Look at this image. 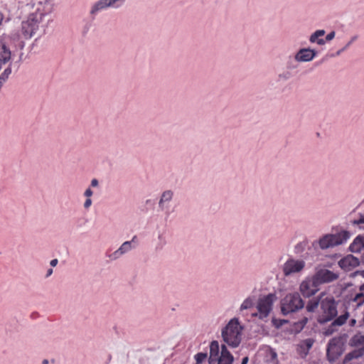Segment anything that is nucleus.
<instances>
[{"instance_id":"4be33fe9","label":"nucleus","mask_w":364,"mask_h":364,"mask_svg":"<svg viewBox=\"0 0 364 364\" xmlns=\"http://www.w3.org/2000/svg\"><path fill=\"white\" fill-rule=\"evenodd\" d=\"M6 43L9 46L10 45L14 46L16 49L22 50L25 46L24 41L21 39V38L16 34H14L11 36H9Z\"/></svg>"},{"instance_id":"37998d69","label":"nucleus","mask_w":364,"mask_h":364,"mask_svg":"<svg viewBox=\"0 0 364 364\" xmlns=\"http://www.w3.org/2000/svg\"><path fill=\"white\" fill-rule=\"evenodd\" d=\"M249 361V358L247 356H245L242 358V363L241 364H247Z\"/></svg>"},{"instance_id":"9b49d317","label":"nucleus","mask_w":364,"mask_h":364,"mask_svg":"<svg viewBox=\"0 0 364 364\" xmlns=\"http://www.w3.org/2000/svg\"><path fill=\"white\" fill-rule=\"evenodd\" d=\"M305 267V262L294 259H289L284 264L283 272L285 276L301 272Z\"/></svg>"},{"instance_id":"de8ad7c7","label":"nucleus","mask_w":364,"mask_h":364,"mask_svg":"<svg viewBox=\"0 0 364 364\" xmlns=\"http://www.w3.org/2000/svg\"><path fill=\"white\" fill-rule=\"evenodd\" d=\"M355 322H356L355 319H352V320L350 321V325H351V326H353V325L355 323Z\"/></svg>"},{"instance_id":"6e6552de","label":"nucleus","mask_w":364,"mask_h":364,"mask_svg":"<svg viewBox=\"0 0 364 364\" xmlns=\"http://www.w3.org/2000/svg\"><path fill=\"white\" fill-rule=\"evenodd\" d=\"M318 287L319 285L313 277L306 278L300 284L299 291L304 297L310 298L318 291Z\"/></svg>"},{"instance_id":"aec40b11","label":"nucleus","mask_w":364,"mask_h":364,"mask_svg":"<svg viewBox=\"0 0 364 364\" xmlns=\"http://www.w3.org/2000/svg\"><path fill=\"white\" fill-rule=\"evenodd\" d=\"M11 53L9 46L4 43L0 47V68L2 64H6L11 59Z\"/></svg>"},{"instance_id":"49530a36","label":"nucleus","mask_w":364,"mask_h":364,"mask_svg":"<svg viewBox=\"0 0 364 364\" xmlns=\"http://www.w3.org/2000/svg\"><path fill=\"white\" fill-rule=\"evenodd\" d=\"M42 364H49L48 360V359L43 360Z\"/></svg>"},{"instance_id":"2eb2a0df","label":"nucleus","mask_w":364,"mask_h":364,"mask_svg":"<svg viewBox=\"0 0 364 364\" xmlns=\"http://www.w3.org/2000/svg\"><path fill=\"white\" fill-rule=\"evenodd\" d=\"M360 260L357 257L349 255L338 262L340 267L345 271H350L352 269L358 267Z\"/></svg>"},{"instance_id":"6ab92c4d","label":"nucleus","mask_w":364,"mask_h":364,"mask_svg":"<svg viewBox=\"0 0 364 364\" xmlns=\"http://www.w3.org/2000/svg\"><path fill=\"white\" fill-rule=\"evenodd\" d=\"M326 296V292H321L318 296L310 299L306 306V309L308 312L313 313L318 307L319 304H321V299Z\"/></svg>"},{"instance_id":"0eeeda50","label":"nucleus","mask_w":364,"mask_h":364,"mask_svg":"<svg viewBox=\"0 0 364 364\" xmlns=\"http://www.w3.org/2000/svg\"><path fill=\"white\" fill-rule=\"evenodd\" d=\"M124 1L125 0H98L91 6L90 14L95 16L99 12L108 8H119Z\"/></svg>"},{"instance_id":"f704fd0d","label":"nucleus","mask_w":364,"mask_h":364,"mask_svg":"<svg viewBox=\"0 0 364 364\" xmlns=\"http://www.w3.org/2000/svg\"><path fill=\"white\" fill-rule=\"evenodd\" d=\"M308 322V318L307 317H304L298 323L297 325L299 326L300 328L302 329L304 326Z\"/></svg>"},{"instance_id":"393cba45","label":"nucleus","mask_w":364,"mask_h":364,"mask_svg":"<svg viewBox=\"0 0 364 364\" xmlns=\"http://www.w3.org/2000/svg\"><path fill=\"white\" fill-rule=\"evenodd\" d=\"M166 245V240L165 237L162 234H159L154 247L155 252H159L161 251Z\"/></svg>"},{"instance_id":"39448f33","label":"nucleus","mask_w":364,"mask_h":364,"mask_svg":"<svg viewBox=\"0 0 364 364\" xmlns=\"http://www.w3.org/2000/svg\"><path fill=\"white\" fill-rule=\"evenodd\" d=\"M276 295L274 294H269L258 301L257 309L258 310L259 318L263 319L267 317L272 309V305L276 300Z\"/></svg>"},{"instance_id":"4468645a","label":"nucleus","mask_w":364,"mask_h":364,"mask_svg":"<svg viewBox=\"0 0 364 364\" xmlns=\"http://www.w3.org/2000/svg\"><path fill=\"white\" fill-rule=\"evenodd\" d=\"M316 51L307 48L300 49L295 55L294 58L297 62H309L316 56Z\"/></svg>"},{"instance_id":"c756f323","label":"nucleus","mask_w":364,"mask_h":364,"mask_svg":"<svg viewBox=\"0 0 364 364\" xmlns=\"http://www.w3.org/2000/svg\"><path fill=\"white\" fill-rule=\"evenodd\" d=\"M207 358V354L204 353H198L195 355V358L197 364L202 363L204 360Z\"/></svg>"},{"instance_id":"b1692460","label":"nucleus","mask_w":364,"mask_h":364,"mask_svg":"<svg viewBox=\"0 0 364 364\" xmlns=\"http://www.w3.org/2000/svg\"><path fill=\"white\" fill-rule=\"evenodd\" d=\"M349 249L352 252H360L364 249V236H357L350 245Z\"/></svg>"},{"instance_id":"ddd939ff","label":"nucleus","mask_w":364,"mask_h":364,"mask_svg":"<svg viewBox=\"0 0 364 364\" xmlns=\"http://www.w3.org/2000/svg\"><path fill=\"white\" fill-rule=\"evenodd\" d=\"M364 356V346H360L348 353L343 360L338 364H358L357 360Z\"/></svg>"},{"instance_id":"c85d7f7f","label":"nucleus","mask_w":364,"mask_h":364,"mask_svg":"<svg viewBox=\"0 0 364 364\" xmlns=\"http://www.w3.org/2000/svg\"><path fill=\"white\" fill-rule=\"evenodd\" d=\"M254 305L252 299L250 297L247 298L240 306V311L249 309Z\"/></svg>"},{"instance_id":"2f4dec72","label":"nucleus","mask_w":364,"mask_h":364,"mask_svg":"<svg viewBox=\"0 0 364 364\" xmlns=\"http://www.w3.org/2000/svg\"><path fill=\"white\" fill-rule=\"evenodd\" d=\"M11 73V68L9 65L8 68H6L4 71L2 73V74L0 75V79H4V82H5L6 80L8 79L9 76Z\"/></svg>"},{"instance_id":"a211bd4d","label":"nucleus","mask_w":364,"mask_h":364,"mask_svg":"<svg viewBox=\"0 0 364 364\" xmlns=\"http://www.w3.org/2000/svg\"><path fill=\"white\" fill-rule=\"evenodd\" d=\"M234 358L225 345L221 346L220 357L217 359V364H232Z\"/></svg>"},{"instance_id":"dca6fc26","label":"nucleus","mask_w":364,"mask_h":364,"mask_svg":"<svg viewBox=\"0 0 364 364\" xmlns=\"http://www.w3.org/2000/svg\"><path fill=\"white\" fill-rule=\"evenodd\" d=\"M349 316V314L348 312H346L344 314L341 315L338 318H336L331 323V325L326 328L324 331V334L326 336H331L336 331H337V327L343 326L348 319Z\"/></svg>"},{"instance_id":"c03bdc74","label":"nucleus","mask_w":364,"mask_h":364,"mask_svg":"<svg viewBox=\"0 0 364 364\" xmlns=\"http://www.w3.org/2000/svg\"><path fill=\"white\" fill-rule=\"evenodd\" d=\"M359 290L360 291H363L364 293V283L360 286Z\"/></svg>"},{"instance_id":"f03ea898","label":"nucleus","mask_w":364,"mask_h":364,"mask_svg":"<svg viewBox=\"0 0 364 364\" xmlns=\"http://www.w3.org/2000/svg\"><path fill=\"white\" fill-rule=\"evenodd\" d=\"M321 309L323 314L318 318V322L321 324L333 320L338 314L337 302L333 296L326 293L321 299Z\"/></svg>"},{"instance_id":"1a4fd4ad","label":"nucleus","mask_w":364,"mask_h":364,"mask_svg":"<svg viewBox=\"0 0 364 364\" xmlns=\"http://www.w3.org/2000/svg\"><path fill=\"white\" fill-rule=\"evenodd\" d=\"M137 244L138 238L136 235H134L131 240L123 242L117 250L109 255L108 257L111 260L118 259L122 255L136 248Z\"/></svg>"},{"instance_id":"9d476101","label":"nucleus","mask_w":364,"mask_h":364,"mask_svg":"<svg viewBox=\"0 0 364 364\" xmlns=\"http://www.w3.org/2000/svg\"><path fill=\"white\" fill-rule=\"evenodd\" d=\"M343 349L336 338L331 339L327 346L326 356L328 361L334 363L343 353Z\"/></svg>"},{"instance_id":"a878e982","label":"nucleus","mask_w":364,"mask_h":364,"mask_svg":"<svg viewBox=\"0 0 364 364\" xmlns=\"http://www.w3.org/2000/svg\"><path fill=\"white\" fill-rule=\"evenodd\" d=\"M314 343V340L312 338H307L304 340L301 344L299 345V347L301 349H302L304 351L305 355H306L309 352V350L311 348L313 344Z\"/></svg>"},{"instance_id":"7ed1b4c3","label":"nucleus","mask_w":364,"mask_h":364,"mask_svg":"<svg viewBox=\"0 0 364 364\" xmlns=\"http://www.w3.org/2000/svg\"><path fill=\"white\" fill-rule=\"evenodd\" d=\"M304 307V301L299 293H289L281 301V311L284 315L296 312Z\"/></svg>"},{"instance_id":"bb28decb","label":"nucleus","mask_w":364,"mask_h":364,"mask_svg":"<svg viewBox=\"0 0 364 364\" xmlns=\"http://www.w3.org/2000/svg\"><path fill=\"white\" fill-rule=\"evenodd\" d=\"M351 301L355 303L357 307L362 306L364 304V293L360 291L356 294L354 297L351 299Z\"/></svg>"},{"instance_id":"f3484780","label":"nucleus","mask_w":364,"mask_h":364,"mask_svg":"<svg viewBox=\"0 0 364 364\" xmlns=\"http://www.w3.org/2000/svg\"><path fill=\"white\" fill-rule=\"evenodd\" d=\"M173 197V192L171 190H166L161 193L159 201V208L161 211L168 210L169 203L172 200Z\"/></svg>"},{"instance_id":"f257e3e1","label":"nucleus","mask_w":364,"mask_h":364,"mask_svg":"<svg viewBox=\"0 0 364 364\" xmlns=\"http://www.w3.org/2000/svg\"><path fill=\"white\" fill-rule=\"evenodd\" d=\"M242 328L237 318L231 319L222 330V337L224 342L232 348L237 347L242 341Z\"/></svg>"},{"instance_id":"a18cd8bd","label":"nucleus","mask_w":364,"mask_h":364,"mask_svg":"<svg viewBox=\"0 0 364 364\" xmlns=\"http://www.w3.org/2000/svg\"><path fill=\"white\" fill-rule=\"evenodd\" d=\"M360 260V262L364 264V253L361 255Z\"/></svg>"},{"instance_id":"c9c22d12","label":"nucleus","mask_w":364,"mask_h":364,"mask_svg":"<svg viewBox=\"0 0 364 364\" xmlns=\"http://www.w3.org/2000/svg\"><path fill=\"white\" fill-rule=\"evenodd\" d=\"M335 35H336V33L335 31H331L326 36V39H324L326 41H331V40H333L335 37Z\"/></svg>"},{"instance_id":"412c9836","label":"nucleus","mask_w":364,"mask_h":364,"mask_svg":"<svg viewBox=\"0 0 364 364\" xmlns=\"http://www.w3.org/2000/svg\"><path fill=\"white\" fill-rule=\"evenodd\" d=\"M219 343L216 341H213L210 343V357H209V363L215 364L217 361V359L219 356Z\"/></svg>"},{"instance_id":"ea45409f","label":"nucleus","mask_w":364,"mask_h":364,"mask_svg":"<svg viewBox=\"0 0 364 364\" xmlns=\"http://www.w3.org/2000/svg\"><path fill=\"white\" fill-rule=\"evenodd\" d=\"M99 185V181L96 178H93L92 181H91V183H90V186L92 187H97Z\"/></svg>"},{"instance_id":"a19ab883","label":"nucleus","mask_w":364,"mask_h":364,"mask_svg":"<svg viewBox=\"0 0 364 364\" xmlns=\"http://www.w3.org/2000/svg\"><path fill=\"white\" fill-rule=\"evenodd\" d=\"M58 263V260L57 259H53L50 261V264L51 267H55Z\"/></svg>"},{"instance_id":"4c0bfd02","label":"nucleus","mask_w":364,"mask_h":364,"mask_svg":"<svg viewBox=\"0 0 364 364\" xmlns=\"http://www.w3.org/2000/svg\"><path fill=\"white\" fill-rule=\"evenodd\" d=\"M93 195V191L90 188H88L84 192V196L87 198H90Z\"/></svg>"},{"instance_id":"423d86ee","label":"nucleus","mask_w":364,"mask_h":364,"mask_svg":"<svg viewBox=\"0 0 364 364\" xmlns=\"http://www.w3.org/2000/svg\"><path fill=\"white\" fill-rule=\"evenodd\" d=\"M39 19L36 14H30L26 21L22 22L21 30L26 38H31L38 29Z\"/></svg>"},{"instance_id":"72a5a7b5","label":"nucleus","mask_w":364,"mask_h":364,"mask_svg":"<svg viewBox=\"0 0 364 364\" xmlns=\"http://www.w3.org/2000/svg\"><path fill=\"white\" fill-rule=\"evenodd\" d=\"M358 39V36H353L350 40L343 46L346 48V50L350 47V46Z\"/></svg>"},{"instance_id":"5701e85b","label":"nucleus","mask_w":364,"mask_h":364,"mask_svg":"<svg viewBox=\"0 0 364 364\" xmlns=\"http://www.w3.org/2000/svg\"><path fill=\"white\" fill-rule=\"evenodd\" d=\"M326 33L324 30H317L314 32L309 37V41L311 43H317L319 46H323L326 43V41L322 38Z\"/></svg>"},{"instance_id":"20e7f679","label":"nucleus","mask_w":364,"mask_h":364,"mask_svg":"<svg viewBox=\"0 0 364 364\" xmlns=\"http://www.w3.org/2000/svg\"><path fill=\"white\" fill-rule=\"evenodd\" d=\"M350 237L348 231H341L334 235H326L319 240V246L321 249H327L339 245L346 242Z\"/></svg>"},{"instance_id":"f8f14e48","label":"nucleus","mask_w":364,"mask_h":364,"mask_svg":"<svg viewBox=\"0 0 364 364\" xmlns=\"http://www.w3.org/2000/svg\"><path fill=\"white\" fill-rule=\"evenodd\" d=\"M313 277L318 285L323 283H328L338 279V275L331 270L321 269L318 270Z\"/></svg>"},{"instance_id":"09e8293b","label":"nucleus","mask_w":364,"mask_h":364,"mask_svg":"<svg viewBox=\"0 0 364 364\" xmlns=\"http://www.w3.org/2000/svg\"><path fill=\"white\" fill-rule=\"evenodd\" d=\"M3 20V16L0 14V24L1 23V21Z\"/></svg>"},{"instance_id":"cd10ccee","label":"nucleus","mask_w":364,"mask_h":364,"mask_svg":"<svg viewBox=\"0 0 364 364\" xmlns=\"http://www.w3.org/2000/svg\"><path fill=\"white\" fill-rule=\"evenodd\" d=\"M350 342L354 346H364V336L362 334H357L352 338Z\"/></svg>"},{"instance_id":"e433bc0d","label":"nucleus","mask_w":364,"mask_h":364,"mask_svg":"<svg viewBox=\"0 0 364 364\" xmlns=\"http://www.w3.org/2000/svg\"><path fill=\"white\" fill-rule=\"evenodd\" d=\"M92 200L90 199V198H87L85 200V203H84V205H83L84 208H85V209H88V208H90V206H91V205H92Z\"/></svg>"},{"instance_id":"79ce46f5","label":"nucleus","mask_w":364,"mask_h":364,"mask_svg":"<svg viewBox=\"0 0 364 364\" xmlns=\"http://www.w3.org/2000/svg\"><path fill=\"white\" fill-rule=\"evenodd\" d=\"M53 271L52 268L48 269L47 270V273H46V277H50L53 274Z\"/></svg>"},{"instance_id":"7c9ffc66","label":"nucleus","mask_w":364,"mask_h":364,"mask_svg":"<svg viewBox=\"0 0 364 364\" xmlns=\"http://www.w3.org/2000/svg\"><path fill=\"white\" fill-rule=\"evenodd\" d=\"M352 224L358 225L360 229L364 230V228L361 226L362 224H364V215L360 214L358 219L352 221Z\"/></svg>"},{"instance_id":"473e14b6","label":"nucleus","mask_w":364,"mask_h":364,"mask_svg":"<svg viewBox=\"0 0 364 364\" xmlns=\"http://www.w3.org/2000/svg\"><path fill=\"white\" fill-rule=\"evenodd\" d=\"M291 74L289 72H284L278 75L279 80L283 81L289 80Z\"/></svg>"},{"instance_id":"58836bf2","label":"nucleus","mask_w":364,"mask_h":364,"mask_svg":"<svg viewBox=\"0 0 364 364\" xmlns=\"http://www.w3.org/2000/svg\"><path fill=\"white\" fill-rule=\"evenodd\" d=\"M346 50V48H342L339 49L335 54H332L331 57L338 56L340 55L343 52Z\"/></svg>"}]
</instances>
